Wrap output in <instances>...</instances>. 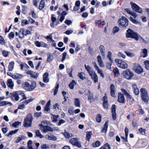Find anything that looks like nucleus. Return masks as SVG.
I'll return each instance as SVG.
<instances>
[{"instance_id":"obj_50","label":"nucleus","mask_w":149,"mask_h":149,"mask_svg":"<svg viewBox=\"0 0 149 149\" xmlns=\"http://www.w3.org/2000/svg\"><path fill=\"white\" fill-rule=\"evenodd\" d=\"M125 52L127 56L129 57H133L134 56V54L127 51H125Z\"/></svg>"},{"instance_id":"obj_9","label":"nucleus","mask_w":149,"mask_h":149,"mask_svg":"<svg viewBox=\"0 0 149 149\" xmlns=\"http://www.w3.org/2000/svg\"><path fill=\"white\" fill-rule=\"evenodd\" d=\"M133 69L134 71L138 74H140L143 72L142 67L138 64H134Z\"/></svg>"},{"instance_id":"obj_7","label":"nucleus","mask_w":149,"mask_h":149,"mask_svg":"<svg viewBox=\"0 0 149 149\" xmlns=\"http://www.w3.org/2000/svg\"><path fill=\"white\" fill-rule=\"evenodd\" d=\"M123 74L124 77L127 79H130L134 75L133 73L129 69L123 71Z\"/></svg>"},{"instance_id":"obj_49","label":"nucleus","mask_w":149,"mask_h":149,"mask_svg":"<svg viewBox=\"0 0 149 149\" xmlns=\"http://www.w3.org/2000/svg\"><path fill=\"white\" fill-rule=\"evenodd\" d=\"M118 55L119 57H120L123 58H126V55L123 54L122 52H119L118 54Z\"/></svg>"},{"instance_id":"obj_53","label":"nucleus","mask_w":149,"mask_h":149,"mask_svg":"<svg viewBox=\"0 0 149 149\" xmlns=\"http://www.w3.org/2000/svg\"><path fill=\"white\" fill-rule=\"evenodd\" d=\"M144 64L146 69L149 70V61H146L144 62Z\"/></svg>"},{"instance_id":"obj_42","label":"nucleus","mask_w":149,"mask_h":149,"mask_svg":"<svg viewBox=\"0 0 149 149\" xmlns=\"http://www.w3.org/2000/svg\"><path fill=\"white\" fill-rule=\"evenodd\" d=\"M21 25L23 26L24 25L28 24L29 22L28 20H27L26 19H22L21 21Z\"/></svg>"},{"instance_id":"obj_33","label":"nucleus","mask_w":149,"mask_h":149,"mask_svg":"<svg viewBox=\"0 0 149 149\" xmlns=\"http://www.w3.org/2000/svg\"><path fill=\"white\" fill-rule=\"evenodd\" d=\"M85 75V73L82 72L78 73V76L79 77L80 79L82 80H84L86 79Z\"/></svg>"},{"instance_id":"obj_54","label":"nucleus","mask_w":149,"mask_h":149,"mask_svg":"<svg viewBox=\"0 0 149 149\" xmlns=\"http://www.w3.org/2000/svg\"><path fill=\"white\" fill-rule=\"evenodd\" d=\"M8 36L10 39H12L15 36L14 33L13 32H10L8 34Z\"/></svg>"},{"instance_id":"obj_37","label":"nucleus","mask_w":149,"mask_h":149,"mask_svg":"<svg viewBox=\"0 0 149 149\" xmlns=\"http://www.w3.org/2000/svg\"><path fill=\"white\" fill-rule=\"evenodd\" d=\"M45 5V1L44 0H42L40 3L39 9L40 10L42 9L44 7Z\"/></svg>"},{"instance_id":"obj_20","label":"nucleus","mask_w":149,"mask_h":149,"mask_svg":"<svg viewBox=\"0 0 149 149\" xmlns=\"http://www.w3.org/2000/svg\"><path fill=\"white\" fill-rule=\"evenodd\" d=\"M49 74L47 72H45L43 74V81L45 83H47L49 82Z\"/></svg>"},{"instance_id":"obj_57","label":"nucleus","mask_w":149,"mask_h":149,"mask_svg":"<svg viewBox=\"0 0 149 149\" xmlns=\"http://www.w3.org/2000/svg\"><path fill=\"white\" fill-rule=\"evenodd\" d=\"M34 100V99L30 98L28 100H26L23 102V103L26 104H27L29 102H32Z\"/></svg>"},{"instance_id":"obj_41","label":"nucleus","mask_w":149,"mask_h":149,"mask_svg":"<svg viewBox=\"0 0 149 149\" xmlns=\"http://www.w3.org/2000/svg\"><path fill=\"white\" fill-rule=\"evenodd\" d=\"M18 129H16L14 130H12L9 133L7 134L6 135L7 136L9 137L10 135H11L13 134L16 133L18 131Z\"/></svg>"},{"instance_id":"obj_30","label":"nucleus","mask_w":149,"mask_h":149,"mask_svg":"<svg viewBox=\"0 0 149 149\" xmlns=\"http://www.w3.org/2000/svg\"><path fill=\"white\" fill-rule=\"evenodd\" d=\"M46 138L49 140L56 141L57 140V138L56 136L52 135L49 136L48 135H46L45 136Z\"/></svg>"},{"instance_id":"obj_23","label":"nucleus","mask_w":149,"mask_h":149,"mask_svg":"<svg viewBox=\"0 0 149 149\" xmlns=\"http://www.w3.org/2000/svg\"><path fill=\"white\" fill-rule=\"evenodd\" d=\"M51 105V100H49L46 104L44 107V111L48 112L50 110V106Z\"/></svg>"},{"instance_id":"obj_63","label":"nucleus","mask_w":149,"mask_h":149,"mask_svg":"<svg viewBox=\"0 0 149 149\" xmlns=\"http://www.w3.org/2000/svg\"><path fill=\"white\" fill-rule=\"evenodd\" d=\"M22 139L23 138L22 136H19L17 138V139L15 141V142L16 143H17L22 140Z\"/></svg>"},{"instance_id":"obj_38","label":"nucleus","mask_w":149,"mask_h":149,"mask_svg":"<svg viewBox=\"0 0 149 149\" xmlns=\"http://www.w3.org/2000/svg\"><path fill=\"white\" fill-rule=\"evenodd\" d=\"M130 20L134 24H140V25L141 24V23L138 21L136 19H134L132 17H130Z\"/></svg>"},{"instance_id":"obj_25","label":"nucleus","mask_w":149,"mask_h":149,"mask_svg":"<svg viewBox=\"0 0 149 149\" xmlns=\"http://www.w3.org/2000/svg\"><path fill=\"white\" fill-rule=\"evenodd\" d=\"M24 29H21L19 32V37L20 38H23L24 37Z\"/></svg>"},{"instance_id":"obj_5","label":"nucleus","mask_w":149,"mask_h":149,"mask_svg":"<svg viewBox=\"0 0 149 149\" xmlns=\"http://www.w3.org/2000/svg\"><path fill=\"white\" fill-rule=\"evenodd\" d=\"M121 91L127 97V100L129 102L130 104H133L134 101L133 98L125 89L122 88Z\"/></svg>"},{"instance_id":"obj_45","label":"nucleus","mask_w":149,"mask_h":149,"mask_svg":"<svg viewBox=\"0 0 149 149\" xmlns=\"http://www.w3.org/2000/svg\"><path fill=\"white\" fill-rule=\"evenodd\" d=\"M119 30V28L118 27L116 26L113 28L112 33L113 34H115L117 33Z\"/></svg>"},{"instance_id":"obj_28","label":"nucleus","mask_w":149,"mask_h":149,"mask_svg":"<svg viewBox=\"0 0 149 149\" xmlns=\"http://www.w3.org/2000/svg\"><path fill=\"white\" fill-rule=\"evenodd\" d=\"M84 66L85 69L87 71L88 74H90L91 72L94 71L91 67L89 65H87L86 64H85Z\"/></svg>"},{"instance_id":"obj_64","label":"nucleus","mask_w":149,"mask_h":149,"mask_svg":"<svg viewBox=\"0 0 149 149\" xmlns=\"http://www.w3.org/2000/svg\"><path fill=\"white\" fill-rule=\"evenodd\" d=\"M86 84L88 86H91V85L92 82L88 78H87L86 80Z\"/></svg>"},{"instance_id":"obj_35","label":"nucleus","mask_w":149,"mask_h":149,"mask_svg":"<svg viewBox=\"0 0 149 149\" xmlns=\"http://www.w3.org/2000/svg\"><path fill=\"white\" fill-rule=\"evenodd\" d=\"M92 132H87L86 134V140L88 141H89L90 139L91 138L92 135Z\"/></svg>"},{"instance_id":"obj_44","label":"nucleus","mask_w":149,"mask_h":149,"mask_svg":"<svg viewBox=\"0 0 149 149\" xmlns=\"http://www.w3.org/2000/svg\"><path fill=\"white\" fill-rule=\"evenodd\" d=\"M102 118L101 115L100 114H98L96 116V119L97 122L98 123H100L101 121Z\"/></svg>"},{"instance_id":"obj_24","label":"nucleus","mask_w":149,"mask_h":149,"mask_svg":"<svg viewBox=\"0 0 149 149\" xmlns=\"http://www.w3.org/2000/svg\"><path fill=\"white\" fill-rule=\"evenodd\" d=\"M15 62L13 61H12L9 63L8 66V70L10 71H11L14 68L15 65Z\"/></svg>"},{"instance_id":"obj_8","label":"nucleus","mask_w":149,"mask_h":149,"mask_svg":"<svg viewBox=\"0 0 149 149\" xmlns=\"http://www.w3.org/2000/svg\"><path fill=\"white\" fill-rule=\"evenodd\" d=\"M132 8L136 12L142 14L143 13L142 10L138 5L132 2H130Z\"/></svg>"},{"instance_id":"obj_3","label":"nucleus","mask_w":149,"mask_h":149,"mask_svg":"<svg viewBox=\"0 0 149 149\" xmlns=\"http://www.w3.org/2000/svg\"><path fill=\"white\" fill-rule=\"evenodd\" d=\"M118 23L120 27H126L128 24V21L125 17L123 16L119 19Z\"/></svg>"},{"instance_id":"obj_12","label":"nucleus","mask_w":149,"mask_h":149,"mask_svg":"<svg viewBox=\"0 0 149 149\" xmlns=\"http://www.w3.org/2000/svg\"><path fill=\"white\" fill-rule=\"evenodd\" d=\"M19 91H16L14 92L10 93L11 97L13 100H15L16 101H18L19 99Z\"/></svg>"},{"instance_id":"obj_6","label":"nucleus","mask_w":149,"mask_h":149,"mask_svg":"<svg viewBox=\"0 0 149 149\" xmlns=\"http://www.w3.org/2000/svg\"><path fill=\"white\" fill-rule=\"evenodd\" d=\"M115 61L117 63L118 66L120 68L123 69L127 68V64L122 60L118 59H115Z\"/></svg>"},{"instance_id":"obj_39","label":"nucleus","mask_w":149,"mask_h":149,"mask_svg":"<svg viewBox=\"0 0 149 149\" xmlns=\"http://www.w3.org/2000/svg\"><path fill=\"white\" fill-rule=\"evenodd\" d=\"M100 141H97L93 143L92 144V146L94 147H97L100 146Z\"/></svg>"},{"instance_id":"obj_16","label":"nucleus","mask_w":149,"mask_h":149,"mask_svg":"<svg viewBox=\"0 0 149 149\" xmlns=\"http://www.w3.org/2000/svg\"><path fill=\"white\" fill-rule=\"evenodd\" d=\"M111 111L112 112V117L113 120L116 119V106L113 104L111 108Z\"/></svg>"},{"instance_id":"obj_36","label":"nucleus","mask_w":149,"mask_h":149,"mask_svg":"<svg viewBox=\"0 0 149 149\" xmlns=\"http://www.w3.org/2000/svg\"><path fill=\"white\" fill-rule=\"evenodd\" d=\"M142 100L145 102H147L148 101V95H141Z\"/></svg>"},{"instance_id":"obj_40","label":"nucleus","mask_w":149,"mask_h":149,"mask_svg":"<svg viewBox=\"0 0 149 149\" xmlns=\"http://www.w3.org/2000/svg\"><path fill=\"white\" fill-rule=\"evenodd\" d=\"M141 92V95H148V93L146 89L144 88H142L140 90Z\"/></svg>"},{"instance_id":"obj_31","label":"nucleus","mask_w":149,"mask_h":149,"mask_svg":"<svg viewBox=\"0 0 149 149\" xmlns=\"http://www.w3.org/2000/svg\"><path fill=\"white\" fill-rule=\"evenodd\" d=\"M99 49L101 53V55L104 57L105 56V53L104 52L105 48L103 45H101L99 47Z\"/></svg>"},{"instance_id":"obj_11","label":"nucleus","mask_w":149,"mask_h":149,"mask_svg":"<svg viewBox=\"0 0 149 149\" xmlns=\"http://www.w3.org/2000/svg\"><path fill=\"white\" fill-rule=\"evenodd\" d=\"M40 127L41 129L44 132H47L49 131L51 132L53 131L52 128L48 125H40Z\"/></svg>"},{"instance_id":"obj_15","label":"nucleus","mask_w":149,"mask_h":149,"mask_svg":"<svg viewBox=\"0 0 149 149\" xmlns=\"http://www.w3.org/2000/svg\"><path fill=\"white\" fill-rule=\"evenodd\" d=\"M97 62L100 67L101 68L104 67L105 66L103 62V61L102 60L101 56L100 55H98L97 56Z\"/></svg>"},{"instance_id":"obj_60","label":"nucleus","mask_w":149,"mask_h":149,"mask_svg":"<svg viewBox=\"0 0 149 149\" xmlns=\"http://www.w3.org/2000/svg\"><path fill=\"white\" fill-rule=\"evenodd\" d=\"M9 52L6 51H2V54L5 57H7L9 54Z\"/></svg>"},{"instance_id":"obj_27","label":"nucleus","mask_w":149,"mask_h":149,"mask_svg":"<svg viewBox=\"0 0 149 149\" xmlns=\"http://www.w3.org/2000/svg\"><path fill=\"white\" fill-rule=\"evenodd\" d=\"M109 123V121H107L105 122L104 125V127L102 130V132L103 133H106L107 132Z\"/></svg>"},{"instance_id":"obj_46","label":"nucleus","mask_w":149,"mask_h":149,"mask_svg":"<svg viewBox=\"0 0 149 149\" xmlns=\"http://www.w3.org/2000/svg\"><path fill=\"white\" fill-rule=\"evenodd\" d=\"M21 66V69L22 70L24 68H25L27 69L29 68V66L26 63L21 64L20 65Z\"/></svg>"},{"instance_id":"obj_47","label":"nucleus","mask_w":149,"mask_h":149,"mask_svg":"<svg viewBox=\"0 0 149 149\" xmlns=\"http://www.w3.org/2000/svg\"><path fill=\"white\" fill-rule=\"evenodd\" d=\"M35 133L36 136L39 137L40 138L43 137V136L41 134L39 130H36Z\"/></svg>"},{"instance_id":"obj_55","label":"nucleus","mask_w":149,"mask_h":149,"mask_svg":"<svg viewBox=\"0 0 149 149\" xmlns=\"http://www.w3.org/2000/svg\"><path fill=\"white\" fill-rule=\"evenodd\" d=\"M21 123L18 121H17L13 123L12 124V126L15 127H17L18 125H21Z\"/></svg>"},{"instance_id":"obj_26","label":"nucleus","mask_w":149,"mask_h":149,"mask_svg":"<svg viewBox=\"0 0 149 149\" xmlns=\"http://www.w3.org/2000/svg\"><path fill=\"white\" fill-rule=\"evenodd\" d=\"M9 104L10 106H11L12 105V104L10 102L7 101H2L0 102V106H3Z\"/></svg>"},{"instance_id":"obj_10","label":"nucleus","mask_w":149,"mask_h":149,"mask_svg":"<svg viewBox=\"0 0 149 149\" xmlns=\"http://www.w3.org/2000/svg\"><path fill=\"white\" fill-rule=\"evenodd\" d=\"M89 74L91 79L93 80L95 83L98 82V77L95 71H93Z\"/></svg>"},{"instance_id":"obj_51","label":"nucleus","mask_w":149,"mask_h":149,"mask_svg":"<svg viewBox=\"0 0 149 149\" xmlns=\"http://www.w3.org/2000/svg\"><path fill=\"white\" fill-rule=\"evenodd\" d=\"M76 84V83L74 80H72V82L70 84L69 86L71 89H73L74 86Z\"/></svg>"},{"instance_id":"obj_58","label":"nucleus","mask_w":149,"mask_h":149,"mask_svg":"<svg viewBox=\"0 0 149 149\" xmlns=\"http://www.w3.org/2000/svg\"><path fill=\"white\" fill-rule=\"evenodd\" d=\"M108 54L107 55V57L111 61H112V60L111 58V55H112V53L110 51H109L108 52Z\"/></svg>"},{"instance_id":"obj_13","label":"nucleus","mask_w":149,"mask_h":149,"mask_svg":"<svg viewBox=\"0 0 149 149\" xmlns=\"http://www.w3.org/2000/svg\"><path fill=\"white\" fill-rule=\"evenodd\" d=\"M118 101L120 103H124L125 102V100L124 96L120 93H118Z\"/></svg>"},{"instance_id":"obj_29","label":"nucleus","mask_w":149,"mask_h":149,"mask_svg":"<svg viewBox=\"0 0 149 149\" xmlns=\"http://www.w3.org/2000/svg\"><path fill=\"white\" fill-rule=\"evenodd\" d=\"M23 77V76L22 75L17 73L14 74L13 75H12V78L15 79L22 78Z\"/></svg>"},{"instance_id":"obj_19","label":"nucleus","mask_w":149,"mask_h":149,"mask_svg":"<svg viewBox=\"0 0 149 149\" xmlns=\"http://www.w3.org/2000/svg\"><path fill=\"white\" fill-rule=\"evenodd\" d=\"M148 51L146 49H141V52L140 53V56L143 58L146 57L148 56Z\"/></svg>"},{"instance_id":"obj_1","label":"nucleus","mask_w":149,"mask_h":149,"mask_svg":"<svg viewBox=\"0 0 149 149\" xmlns=\"http://www.w3.org/2000/svg\"><path fill=\"white\" fill-rule=\"evenodd\" d=\"M36 85V83L34 81H32L31 85L28 82H24L22 84V87L28 91H31L35 88Z\"/></svg>"},{"instance_id":"obj_18","label":"nucleus","mask_w":149,"mask_h":149,"mask_svg":"<svg viewBox=\"0 0 149 149\" xmlns=\"http://www.w3.org/2000/svg\"><path fill=\"white\" fill-rule=\"evenodd\" d=\"M103 106L104 108L108 109V105L107 104V97L106 96V93H105V96L103 97Z\"/></svg>"},{"instance_id":"obj_48","label":"nucleus","mask_w":149,"mask_h":149,"mask_svg":"<svg viewBox=\"0 0 149 149\" xmlns=\"http://www.w3.org/2000/svg\"><path fill=\"white\" fill-rule=\"evenodd\" d=\"M19 95H21L23 97L22 99L20 100V101L26 99L27 98V97L26 96L25 94H24V93L21 91H19Z\"/></svg>"},{"instance_id":"obj_22","label":"nucleus","mask_w":149,"mask_h":149,"mask_svg":"<svg viewBox=\"0 0 149 149\" xmlns=\"http://www.w3.org/2000/svg\"><path fill=\"white\" fill-rule=\"evenodd\" d=\"M7 86L10 88L11 89H12L14 86V83L11 79H9L7 80Z\"/></svg>"},{"instance_id":"obj_62","label":"nucleus","mask_w":149,"mask_h":149,"mask_svg":"<svg viewBox=\"0 0 149 149\" xmlns=\"http://www.w3.org/2000/svg\"><path fill=\"white\" fill-rule=\"evenodd\" d=\"M5 43V41L3 38L0 36V44L1 45L4 44Z\"/></svg>"},{"instance_id":"obj_4","label":"nucleus","mask_w":149,"mask_h":149,"mask_svg":"<svg viewBox=\"0 0 149 149\" xmlns=\"http://www.w3.org/2000/svg\"><path fill=\"white\" fill-rule=\"evenodd\" d=\"M127 32L126 37L127 38H133L135 39L136 40H138L137 38L138 34L136 33L130 29H129Z\"/></svg>"},{"instance_id":"obj_14","label":"nucleus","mask_w":149,"mask_h":149,"mask_svg":"<svg viewBox=\"0 0 149 149\" xmlns=\"http://www.w3.org/2000/svg\"><path fill=\"white\" fill-rule=\"evenodd\" d=\"M26 74L30 75L31 77L33 78H36L38 76L39 74L35 72L32 71H29L26 72Z\"/></svg>"},{"instance_id":"obj_34","label":"nucleus","mask_w":149,"mask_h":149,"mask_svg":"<svg viewBox=\"0 0 149 149\" xmlns=\"http://www.w3.org/2000/svg\"><path fill=\"white\" fill-rule=\"evenodd\" d=\"M97 71V73L100 74V76L102 77V78H104V75L103 73V71L99 68L96 70Z\"/></svg>"},{"instance_id":"obj_32","label":"nucleus","mask_w":149,"mask_h":149,"mask_svg":"<svg viewBox=\"0 0 149 149\" xmlns=\"http://www.w3.org/2000/svg\"><path fill=\"white\" fill-rule=\"evenodd\" d=\"M78 141L77 138H72L69 141V142L73 145H74Z\"/></svg>"},{"instance_id":"obj_17","label":"nucleus","mask_w":149,"mask_h":149,"mask_svg":"<svg viewBox=\"0 0 149 149\" xmlns=\"http://www.w3.org/2000/svg\"><path fill=\"white\" fill-rule=\"evenodd\" d=\"M62 134L66 138H69L74 136V135L70 133L66 130H65L64 132H62Z\"/></svg>"},{"instance_id":"obj_52","label":"nucleus","mask_w":149,"mask_h":149,"mask_svg":"<svg viewBox=\"0 0 149 149\" xmlns=\"http://www.w3.org/2000/svg\"><path fill=\"white\" fill-rule=\"evenodd\" d=\"M41 148L42 149H49V146L46 144H44L42 145L41 146Z\"/></svg>"},{"instance_id":"obj_56","label":"nucleus","mask_w":149,"mask_h":149,"mask_svg":"<svg viewBox=\"0 0 149 149\" xmlns=\"http://www.w3.org/2000/svg\"><path fill=\"white\" fill-rule=\"evenodd\" d=\"M125 135L126 137V139H125V141L127 142V136L128 135V129L127 127H125Z\"/></svg>"},{"instance_id":"obj_43","label":"nucleus","mask_w":149,"mask_h":149,"mask_svg":"<svg viewBox=\"0 0 149 149\" xmlns=\"http://www.w3.org/2000/svg\"><path fill=\"white\" fill-rule=\"evenodd\" d=\"M113 72L115 75L116 77H118L119 75V70L118 68H116L113 70Z\"/></svg>"},{"instance_id":"obj_59","label":"nucleus","mask_w":149,"mask_h":149,"mask_svg":"<svg viewBox=\"0 0 149 149\" xmlns=\"http://www.w3.org/2000/svg\"><path fill=\"white\" fill-rule=\"evenodd\" d=\"M67 55V53L66 52H64L62 54V58L61 59V61L63 62L66 58V57Z\"/></svg>"},{"instance_id":"obj_61","label":"nucleus","mask_w":149,"mask_h":149,"mask_svg":"<svg viewBox=\"0 0 149 149\" xmlns=\"http://www.w3.org/2000/svg\"><path fill=\"white\" fill-rule=\"evenodd\" d=\"M59 117L58 115H53L52 118V121L56 122L57 121L58 118Z\"/></svg>"},{"instance_id":"obj_21","label":"nucleus","mask_w":149,"mask_h":149,"mask_svg":"<svg viewBox=\"0 0 149 149\" xmlns=\"http://www.w3.org/2000/svg\"><path fill=\"white\" fill-rule=\"evenodd\" d=\"M74 104L78 107H80V100L78 98H75L74 99Z\"/></svg>"},{"instance_id":"obj_2","label":"nucleus","mask_w":149,"mask_h":149,"mask_svg":"<svg viewBox=\"0 0 149 149\" xmlns=\"http://www.w3.org/2000/svg\"><path fill=\"white\" fill-rule=\"evenodd\" d=\"M33 118L31 114H29L24 121V126L26 127L32 126V122Z\"/></svg>"}]
</instances>
